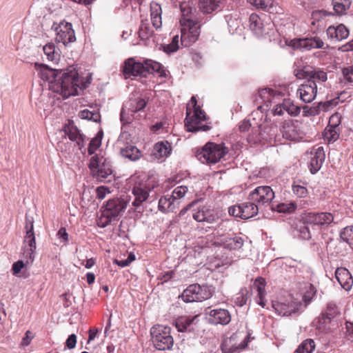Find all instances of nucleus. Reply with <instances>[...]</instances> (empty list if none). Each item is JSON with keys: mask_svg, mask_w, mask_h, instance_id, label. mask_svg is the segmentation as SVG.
Here are the masks:
<instances>
[{"mask_svg": "<svg viewBox=\"0 0 353 353\" xmlns=\"http://www.w3.org/2000/svg\"><path fill=\"white\" fill-rule=\"evenodd\" d=\"M41 78L50 83V89L63 98L79 94L78 90L85 89L90 81L79 77L76 68L70 65L64 70H53L45 65L39 66Z\"/></svg>", "mask_w": 353, "mask_h": 353, "instance_id": "1", "label": "nucleus"}, {"mask_svg": "<svg viewBox=\"0 0 353 353\" xmlns=\"http://www.w3.org/2000/svg\"><path fill=\"white\" fill-rule=\"evenodd\" d=\"M123 72L125 78H130L132 76H146L148 72H158L162 76L165 71L162 65L155 61L146 59L143 62H137L133 58H130L124 63Z\"/></svg>", "mask_w": 353, "mask_h": 353, "instance_id": "2", "label": "nucleus"}, {"mask_svg": "<svg viewBox=\"0 0 353 353\" xmlns=\"http://www.w3.org/2000/svg\"><path fill=\"white\" fill-rule=\"evenodd\" d=\"M205 119V112L197 105V101L195 97H192L186 108V117L185 125L190 132L208 131L210 126L201 125V122Z\"/></svg>", "mask_w": 353, "mask_h": 353, "instance_id": "3", "label": "nucleus"}, {"mask_svg": "<svg viewBox=\"0 0 353 353\" xmlns=\"http://www.w3.org/2000/svg\"><path fill=\"white\" fill-rule=\"evenodd\" d=\"M92 176L100 182H105L112 174L111 161L101 153L92 156L88 164Z\"/></svg>", "mask_w": 353, "mask_h": 353, "instance_id": "4", "label": "nucleus"}, {"mask_svg": "<svg viewBox=\"0 0 353 353\" xmlns=\"http://www.w3.org/2000/svg\"><path fill=\"white\" fill-rule=\"evenodd\" d=\"M228 152L223 143H207L196 153V158L202 163L208 165L216 164Z\"/></svg>", "mask_w": 353, "mask_h": 353, "instance_id": "5", "label": "nucleus"}, {"mask_svg": "<svg viewBox=\"0 0 353 353\" xmlns=\"http://www.w3.org/2000/svg\"><path fill=\"white\" fill-rule=\"evenodd\" d=\"M132 183V194L134 199L132 205L136 208L141 206L149 198V194L153 187H150L148 179L145 176L133 175L130 178Z\"/></svg>", "mask_w": 353, "mask_h": 353, "instance_id": "6", "label": "nucleus"}, {"mask_svg": "<svg viewBox=\"0 0 353 353\" xmlns=\"http://www.w3.org/2000/svg\"><path fill=\"white\" fill-rule=\"evenodd\" d=\"M152 341L154 347L161 351L170 350L174 345L171 328L168 326L157 325L150 330Z\"/></svg>", "mask_w": 353, "mask_h": 353, "instance_id": "7", "label": "nucleus"}, {"mask_svg": "<svg viewBox=\"0 0 353 353\" xmlns=\"http://www.w3.org/2000/svg\"><path fill=\"white\" fill-rule=\"evenodd\" d=\"M212 296V292L209 287L200 285L192 284L188 286L182 293V299L187 303L201 302L208 299Z\"/></svg>", "mask_w": 353, "mask_h": 353, "instance_id": "8", "label": "nucleus"}, {"mask_svg": "<svg viewBox=\"0 0 353 353\" xmlns=\"http://www.w3.org/2000/svg\"><path fill=\"white\" fill-rule=\"evenodd\" d=\"M274 198V192L268 185L258 186L248 195V199L256 203L259 208L270 205Z\"/></svg>", "mask_w": 353, "mask_h": 353, "instance_id": "9", "label": "nucleus"}, {"mask_svg": "<svg viewBox=\"0 0 353 353\" xmlns=\"http://www.w3.org/2000/svg\"><path fill=\"white\" fill-rule=\"evenodd\" d=\"M181 44L189 47L196 41L200 35L201 26L199 23H181Z\"/></svg>", "mask_w": 353, "mask_h": 353, "instance_id": "10", "label": "nucleus"}, {"mask_svg": "<svg viewBox=\"0 0 353 353\" xmlns=\"http://www.w3.org/2000/svg\"><path fill=\"white\" fill-rule=\"evenodd\" d=\"M289 46L302 50L325 48L324 42L318 37L294 39L290 41Z\"/></svg>", "mask_w": 353, "mask_h": 353, "instance_id": "11", "label": "nucleus"}, {"mask_svg": "<svg viewBox=\"0 0 353 353\" xmlns=\"http://www.w3.org/2000/svg\"><path fill=\"white\" fill-rule=\"evenodd\" d=\"M303 219L307 225L324 228L333 222L334 216L330 212H308L305 214Z\"/></svg>", "mask_w": 353, "mask_h": 353, "instance_id": "12", "label": "nucleus"}, {"mask_svg": "<svg viewBox=\"0 0 353 353\" xmlns=\"http://www.w3.org/2000/svg\"><path fill=\"white\" fill-rule=\"evenodd\" d=\"M130 134L123 132L120 134L117 140V145L120 148V154L122 157L134 161L140 159L141 152L134 145L125 144V141L128 139Z\"/></svg>", "mask_w": 353, "mask_h": 353, "instance_id": "13", "label": "nucleus"}, {"mask_svg": "<svg viewBox=\"0 0 353 353\" xmlns=\"http://www.w3.org/2000/svg\"><path fill=\"white\" fill-rule=\"evenodd\" d=\"M54 25H57L54 30L57 32L56 40L58 42L66 46L75 41L76 37L72 23H54Z\"/></svg>", "mask_w": 353, "mask_h": 353, "instance_id": "14", "label": "nucleus"}, {"mask_svg": "<svg viewBox=\"0 0 353 353\" xmlns=\"http://www.w3.org/2000/svg\"><path fill=\"white\" fill-rule=\"evenodd\" d=\"M199 316H182L174 321V325L179 332H192L198 328Z\"/></svg>", "mask_w": 353, "mask_h": 353, "instance_id": "15", "label": "nucleus"}, {"mask_svg": "<svg viewBox=\"0 0 353 353\" xmlns=\"http://www.w3.org/2000/svg\"><path fill=\"white\" fill-rule=\"evenodd\" d=\"M282 136L287 140L297 141L301 139V124L297 121H286L283 123L280 129Z\"/></svg>", "mask_w": 353, "mask_h": 353, "instance_id": "16", "label": "nucleus"}, {"mask_svg": "<svg viewBox=\"0 0 353 353\" xmlns=\"http://www.w3.org/2000/svg\"><path fill=\"white\" fill-rule=\"evenodd\" d=\"M205 314L208 315V321L210 324L225 325L231 321V315L225 309L210 310Z\"/></svg>", "mask_w": 353, "mask_h": 353, "instance_id": "17", "label": "nucleus"}, {"mask_svg": "<svg viewBox=\"0 0 353 353\" xmlns=\"http://www.w3.org/2000/svg\"><path fill=\"white\" fill-rule=\"evenodd\" d=\"M318 89V84L312 81H307L299 86L297 93L304 103H311L315 99Z\"/></svg>", "mask_w": 353, "mask_h": 353, "instance_id": "18", "label": "nucleus"}, {"mask_svg": "<svg viewBox=\"0 0 353 353\" xmlns=\"http://www.w3.org/2000/svg\"><path fill=\"white\" fill-rule=\"evenodd\" d=\"M215 243L223 245L225 248L229 250H239L243 245V240L241 236L236 235L234 236H225L221 234L218 231Z\"/></svg>", "mask_w": 353, "mask_h": 353, "instance_id": "19", "label": "nucleus"}, {"mask_svg": "<svg viewBox=\"0 0 353 353\" xmlns=\"http://www.w3.org/2000/svg\"><path fill=\"white\" fill-rule=\"evenodd\" d=\"M273 307L279 315L283 316L298 314L303 311V304L300 301H292L288 304L276 303L273 304Z\"/></svg>", "mask_w": 353, "mask_h": 353, "instance_id": "20", "label": "nucleus"}, {"mask_svg": "<svg viewBox=\"0 0 353 353\" xmlns=\"http://www.w3.org/2000/svg\"><path fill=\"white\" fill-rule=\"evenodd\" d=\"M311 155L309 168L312 174H316L321 169L325 159L323 147L320 146L316 149L314 148L311 152Z\"/></svg>", "mask_w": 353, "mask_h": 353, "instance_id": "21", "label": "nucleus"}, {"mask_svg": "<svg viewBox=\"0 0 353 353\" xmlns=\"http://www.w3.org/2000/svg\"><path fill=\"white\" fill-rule=\"evenodd\" d=\"M127 203L128 202L121 198L109 200L104 210L105 214H110L116 219L126 208Z\"/></svg>", "mask_w": 353, "mask_h": 353, "instance_id": "22", "label": "nucleus"}, {"mask_svg": "<svg viewBox=\"0 0 353 353\" xmlns=\"http://www.w3.org/2000/svg\"><path fill=\"white\" fill-rule=\"evenodd\" d=\"M278 131L276 125H272L265 127L263 130L259 133V137L256 139L249 138V141L256 143L258 141H264V142H272L274 141H279L280 139L277 136L276 132Z\"/></svg>", "mask_w": 353, "mask_h": 353, "instance_id": "23", "label": "nucleus"}, {"mask_svg": "<svg viewBox=\"0 0 353 353\" xmlns=\"http://www.w3.org/2000/svg\"><path fill=\"white\" fill-rule=\"evenodd\" d=\"M64 132L70 141L76 142L80 150L84 147L85 137L80 133V131L73 123L69 122L68 125H65Z\"/></svg>", "mask_w": 353, "mask_h": 353, "instance_id": "24", "label": "nucleus"}, {"mask_svg": "<svg viewBox=\"0 0 353 353\" xmlns=\"http://www.w3.org/2000/svg\"><path fill=\"white\" fill-rule=\"evenodd\" d=\"M335 277L345 290L349 291L352 288L353 277L347 269L338 268L335 271Z\"/></svg>", "mask_w": 353, "mask_h": 353, "instance_id": "25", "label": "nucleus"}, {"mask_svg": "<svg viewBox=\"0 0 353 353\" xmlns=\"http://www.w3.org/2000/svg\"><path fill=\"white\" fill-rule=\"evenodd\" d=\"M328 38L335 41H340L346 39L349 35V30L343 23L337 26H330L327 29Z\"/></svg>", "mask_w": 353, "mask_h": 353, "instance_id": "26", "label": "nucleus"}, {"mask_svg": "<svg viewBox=\"0 0 353 353\" xmlns=\"http://www.w3.org/2000/svg\"><path fill=\"white\" fill-rule=\"evenodd\" d=\"M236 334H233L223 340L221 344L223 353H239L240 351L245 348V344L244 343L242 342L239 345L236 344Z\"/></svg>", "mask_w": 353, "mask_h": 353, "instance_id": "27", "label": "nucleus"}, {"mask_svg": "<svg viewBox=\"0 0 353 353\" xmlns=\"http://www.w3.org/2000/svg\"><path fill=\"white\" fill-rule=\"evenodd\" d=\"M193 218L198 222H207L211 223L215 221L216 216L211 210L203 206L193 214Z\"/></svg>", "mask_w": 353, "mask_h": 353, "instance_id": "28", "label": "nucleus"}, {"mask_svg": "<svg viewBox=\"0 0 353 353\" xmlns=\"http://www.w3.org/2000/svg\"><path fill=\"white\" fill-rule=\"evenodd\" d=\"M170 152L171 145L168 141L157 143L153 149V154L159 159L168 157Z\"/></svg>", "mask_w": 353, "mask_h": 353, "instance_id": "29", "label": "nucleus"}, {"mask_svg": "<svg viewBox=\"0 0 353 353\" xmlns=\"http://www.w3.org/2000/svg\"><path fill=\"white\" fill-rule=\"evenodd\" d=\"M162 23H141L139 30V36L142 39H148L154 32V28H160Z\"/></svg>", "mask_w": 353, "mask_h": 353, "instance_id": "30", "label": "nucleus"}, {"mask_svg": "<svg viewBox=\"0 0 353 353\" xmlns=\"http://www.w3.org/2000/svg\"><path fill=\"white\" fill-rule=\"evenodd\" d=\"M178 207L170 195L161 197L159 201V210L163 212H172Z\"/></svg>", "mask_w": 353, "mask_h": 353, "instance_id": "31", "label": "nucleus"}, {"mask_svg": "<svg viewBox=\"0 0 353 353\" xmlns=\"http://www.w3.org/2000/svg\"><path fill=\"white\" fill-rule=\"evenodd\" d=\"M243 219H248L257 214L260 208L253 201L241 203Z\"/></svg>", "mask_w": 353, "mask_h": 353, "instance_id": "32", "label": "nucleus"}, {"mask_svg": "<svg viewBox=\"0 0 353 353\" xmlns=\"http://www.w3.org/2000/svg\"><path fill=\"white\" fill-rule=\"evenodd\" d=\"M26 245L23 248V261L30 265L34 260V251L36 250V241L30 244V242H24Z\"/></svg>", "mask_w": 353, "mask_h": 353, "instance_id": "33", "label": "nucleus"}, {"mask_svg": "<svg viewBox=\"0 0 353 353\" xmlns=\"http://www.w3.org/2000/svg\"><path fill=\"white\" fill-rule=\"evenodd\" d=\"M223 0H199V7L204 13L210 14L216 10Z\"/></svg>", "mask_w": 353, "mask_h": 353, "instance_id": "34", "label": "nucleus"}, {"mask_svg": "<svg viewBox=\"0 0 353 353\" xmlns=\"http://www.w3.org/2000/svg\"><path fill=\"white\" fill-rule=\"evenodd\" d=\"M146 105V101L141 98L130 99L128 103L124 106H127V110L131 113H136L142 110Z\"/></svg>", "mask_w": 353, "mask_h": 353, "instance_id": "35", "label": "nucleus"}, {"mask_svg": "<svg viewBox=\"0 0 353 353\" xmlns=\"http://www.w3.org/2000/svg\"><path fill=\"white\" fill-rule=\"evenodd\" d=\"M327 79V73L323 70H314L310 72V78L307 81H312L315 84H318L319 90L322 89L321 85Z\"/></svg>", "mask_w": 353, "mask_h": 353, "instance_id": "36", "label": "nucleus"}, {"mask_svg": "<svg viewBox=\"0 0 353 353\" xmlns=\"http://www.w3.org/2000/svg\"><path fill=\"white\" fill-rule=\"evenodd\" d=\"M296 205L294 202L281 203L278 204H272L271 210L279 213H292L295 211Z\"/></svg>", "mask_w": 353, "mask_h": 353, "instance_id": "37", "label": "nucleus"}, {"mask_svg": "<svg viewBox=\"0 0 353 353\" xmlns=\"http://www.w3.org/2000/svg\"><path fill=\"white\" fill-rule=\"evenodd\" d=\"M26 234L24 242H30V244L34 243L35 236L34 233V221L32 217H26Z\"/></svg>", "mask_w": 353, "mask_h": 353, "instance_id": "38", "label": "nucleus"}, {"mask_svg": "<svg viewBox=\"0 0 353 353\" xmlns=\"http://www.w3.org/2000/svg\"><path fill=\"white\" fill-rule=\"evenodd\" d=\"M254 287L256 288L258 292V298L259 299V304L261 306H265V303L263 302V299L265 297V281L263 278L259 277L257 278L254 283Z\"/></svg>", "mask_w": 353, "mask_h": 353, "instance_id": "39", "label": "nucleus"}, {"mask_svg": "<svg viewBox=\"0 0 353 353\" xmlns=\"http://www.w3.org/2000/svg\"><path fill=\"white\" fill-rule=\"evenodd\" d=\"M332 320L330 317L323 315L322 313L314 321V324L317 329L321 332H325L330 329V325Z\"/></svg>", "mask_w": 353, "mask_h": 353, "instance_id": "40", "label": "nucleus"}, {"mask_svg": "<svg viewBox=\"0 0 353 353\" xmlns=\"http://www.w3.org/2000/svg\"><path fill=\"white\" fill-rule=\"evenodd\" d=\"M315 342L313 339H307L303 341L294 353H312L315 350Z\"/></svg>", "mask_w": 353, "mask_h": 353, "instance_id": "41", "label": "nucleus"}, {"mask_svg": "<svg viewBox=\"0 0 353 353\" xmlns=\"http://www.w3.org/2000/svg\"><path fill=\"white\" fill-rule=\"evenodd\" d=\"M43 50L49 61H57L59 60V54L56 50V47L54 43H47L43 46Z\"/></svg>", "mask_w": 353, "mask_h": 353, "instance_id": "42", "label": "nucleus"}, {"mask_svg": "<svg viewBox=\"0 0 353 353\" xmlns=\"http://www.w3.org/2000/svg\"><path fill=\"white\" fill-rule=\"evenodd\" d=\"M103 132L102 131L99 132L96 136L91 139L88 148V152L89 155L92 157L95 155V152L101 145Z\"/></svg>", "mask_w": 353, "mask_h": 353, "instance_id": "43", "label": "nucleus"}, {"mask_svg": "<svg viewBox=\"0 0 353 353\" xmlns=\"http://www.w3.org/2000/svg\"><path fill=\"white\" fill-rule=\"evenodd\" d=\"M333 7L334 11L338 14H343L351 6L350 0H333Z\"/></svg>", "mask_w": 353, "mask_h": 353, "instance_id": "44", "label": "nucleus"}, {"mask_svg": "<svg viewBox=\"0 0 353 353\" xmlns=\"http://www.w3.org/2000/svg\"><path fill=\"white\" fill-rule=\"evenodd\" d=\"M337 124L334 125L327 126L324 132V139L327 141L328 143L334 142L338 139L339 134L336 130Z\"/></svg>", "mask_w": 353, "mask_h": 353, "instance_id": "45", "label": "nucleus"}, {"mask_svg": "<svg viewBox=\"0 0 353 353\" xmlns=\"http://www.w3.org/2000/svg\"><path fill=\"white\" fill-rule=\"evenodd\" d=\"M305 291L303 296V301H304L305 305H303V310L312 301L316 292V290L314 286L310 283L305 285Z\"/></svg>", "mask_w": 353, "mask_h": 353, "instance_id": "46", "label": "nucleus"}, {"mask_svg": "<svg viewBox=\"0 0 353 353\" xmlns=\"http://www.w3.org/2000/svg\"><path fill=\"white\" fill-rule=\"evenodd\" d=\"M180 9L181 12V19L179 22H194L191 18L192 13V8L190 6L188 3H182L180 5Z\"/></svg>", "mask_w": 353, "mask_h": 353, "instance_id": "47", "label": "nucleus"}, {"mask_svg": "<svg viewBox=\"0 0 353 353\" xmlns=\"http://www.w3.org/2000/svg\"><path fill=\"white\" fill-rule=\"evenodd\" d=\"M283 108H284V110L287 112L289 115L294 117L297 116L301 112L300 108L295 105L290 99H284Z\"/></svg>", "mask_w": 353, "mask_h": 353, "instance_id": "48", "label": "nucleus"}, {"mask_svg": "<svg viewBox=\"0 0 353 353\" xmlns=\"http://www.w3.org/2000/svg\"><path fill=\"white\" fill-rule=\"evenodd\" d=\"M163 50L168 54H170L177 51L179 48V35H174L172 39V41L168 44H165L163 46Z\"/></svg>", "mask_w": 353, "mask_h": 353, "instance_id": "49", "label": "nucleus"}, {"mask_svg": "<svg viewBox=\"0 0 353 353\" xmlns=\"http://www.w3.org/2000/svg\"><path fill=\"white\" fill-rule=\"evenodd\" d=\"M79 117L81 119L97 122L100 119V114L97 111H90L89 110H83L79 112Z\"/></svg>", "mask_w": 353, "mask_h": 353, "instance_id": "50", "label": "nucleus"}, {"mask_svg": "<svg viewBox=\"0 0 353 353\" xmlns=\"http://www.w3.org/2000/svg\"><path fill=\"white\" fill-rule=\"evenodd\" d=\"M150 16L152 22H161V8L158 3L150 6Z\"/></svg>", "mask_w": 353, "mask_h": 353, "instance_id": "51", "label": "nucleus"}, {"mask_svg": "<svg viewBox=\"0 0 353 353\" xmlns=\"http://www.w3.org/2000/svg\"><path fill=\"white\" fill-rule=\"evenodd\" d=\"M188 191V188L184 185H180L174 189L170 196L173 198L175 203L179 205V199L183 198Z\"/></svg>", "mask_w": 353, "mask_h": 353, "instance_id": "52", "label": "nucleus"}, {"mask_svg": "<svg viewBox=\"0 0 353 353\" xmlns=\"http://www.w3.org/2000/svg\"><path fill=\"white\" fill-rule=\"evenodd\" d=\"M323 315L330 317L331 320H333L339 314V310L336 305L334 303H327L326 308L321 312Z\"/></svg>", "mask_w": 353, "mask_h": 353, "instance_id": "53", "label": "nucleus"}, {"mask_svg": "<svg viewBox=\"0 0 353 353\" xmlns=\"http://www.w3.org/2000/svg\"><path fill=\"white\" fill-rule=\"evenodd\" d=\"M341 237L347 243L353 244V225L345 228L341 233Z\"/></svg>", "mask_w": 353, "mask_h": 353, "instance_id": "54", "label": "nucleus"}, {"mask_svg": "<svg viewBox=\"0 0 353 353\" xmlns=\"http://www.w3.org/2000/svg\"><path fill=\"white\" fill-rule=\"evenodd\" d=\"M333 15L331 12L325 10H314L312 13V19L313 22H319L322 20H325V18L329 16Z\"/></svg>", "mask_w": 353, "mask_h": 353, "instance_id": "55", "label": "nucleus"}, {"mask_svg": "<svg viewBox=\"0 0 353 353\" xmlns=\"http://www.w3.org/2000/svg\"><path fill=\"white\" fill-rule=\"evenodd\" d=\"M124 106L121 111V121L123 124L130 123L134 119V113H131Z\"/></svg>", "mask_w": 353, "mask_h": 353, "instance_id": "56", "label": "nucleus"}, {"mask_svg": "<svg viewBox=\"0 0 353 353\" xmlns=\"http://www.w3.org/2000/svg\"><path fill=\"white\" fill-rule=\"evenodd\" d=\"M248 2L252 6L256 8L262 10L266 9L270 4H271L272 0H247Z\"/></svg>", "mask_w": 353, "mask_h": 353, "instance_id": "57", "label": "nucleus"}, {"mask_svg": "<svg viewBox=\"0 0 353 353\" xmlns=\"http://www.w3.org/2000/svg\"><path fill=\"white\" fill-rule=\"evenodd\" d=\"M114 219H116L110 216V214H105V211L103 210L99 219V225L101 228H105Z\"/></svg>", "mask_w": 353, "mask_h": 353, "instance_id": "58", "label": "nucleus"}, {"mask_svg": "<svg viewBox=\"0 0 353 353\" xmlns=\"http://www.w3.org/2000/svg\"><path fill=\"white\" fill-rule=\"evenodd\" d=\"M250 28L258 37L265 34L263 30V23H249Z\"/></svg>", "mask_w": 353, "mask_h": 353, "instance_id": "59", "label": "nucleus"}, {"mask_svg": "<svg viewBox=\"0 0 353 353\" xmlns=\"http://www.w3.org/2000/svg\"><path fill=\"white\" fill-rule=\"evenodd\" d=\"M27 266H29V265L26 264L23 260H19L14 263L12 267V274L17 275L24 267Z\"/></svg>", "mask_w": 353, "mask_h": 353, "instance_id": "60", "label": "nucleus"}, {"mask_svg": "<svg viewBox=\"0 0 353 353\" xmlns=\"http://www.w3.org/2000/svg\"><path fill=\"white\" fill-rule=\"evenodd\" d=\"M243 28V23H229V31L231 34H241Z\"/></svg>", "mask_w": 353, "mask_h": 353, "instance_id": "61", "label": "nucleus"}, {"mask_svg": "<svg viewBox=\"0 0 353 353\" xmlns=\"http://www.w3.org/2000/svg\"><path fill=\"white\" fill-rule=\"evenodd\" d=\"M293 192L299 197H303L307 194V189L299 185H294L292 186Z\"/></svg>", "mask_w": 353, "mask_h": 353, "instance_id": "62", "label": "nucleus"}, {"mask_svg": "<svg viewBox=\"0 0 353 353\" xmlns=\"http://www.w3.org/2000/svg\"><path fill=\"white\" fill-rule=\"evenodd\" d=\"M344 79L349 83H353V66L345 68L343 70Z\"/></svg>", "mask_w": 353, "mask_h": 353, "instance_id": "63", "label": "nucleus"}, {"mask_svg": "<svg viewBox=\"0 0 353 353\" xmlns=\"http://www.w3.org/2000/svg\"><path fill=\"white\" fill-rule=\"evenodd\" d=\"M345 337L347 340L353 341V323H345Z\"/></svg>", "mask_w": 353, "mask_h": 353, "instance_id": "64", "label": "nucleus"}]
</instances>
